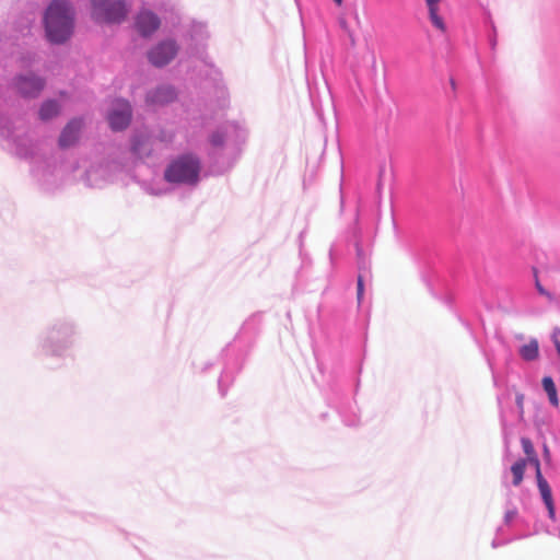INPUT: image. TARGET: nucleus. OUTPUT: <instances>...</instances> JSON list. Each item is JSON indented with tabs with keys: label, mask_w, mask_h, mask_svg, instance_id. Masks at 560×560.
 Segmentation results:
<instances>
[{
	"label": "nucleus",
	"mask_w": 560,
	"mask_h": 560,
	"mask_svg": "<svg viewBox=\"0 0 560 560\" xmlns=\"http://www.w3.org/2000/svg\"><path fill=\"white\" fill-rule=\"evenodd\" d=\"M79 337L80 327L74 317L56 316L37 336L33 355L43 368L59 370L69 359H72Z\"/></svg>",
	"instance_id": "1"
},
{
	"label": "nucleus",
	"mask_w": 560,
	"mask_h": 560,
	"mask_svg": "<svg viewBox=\"0 0 560 560\" xmlns=\"http://www.w3.org/2000/svg\"><path fill=\"white\" fill-rule=\"evenodd\" d=\"M45 38L52 45L69 42L75 30V10L70 0H51L43 13Z\"/></svg>",
	"instance_id": "2"
},
{
	"label": "nucleus",
	"mask_w": 560,
	"mask_h": 560,
	"mask_svg": "<svg viewBox=\"0 0 560 560\" xmlns=\"http://www.w3.org/2000/svg\"><path fill=\"white\" fill-rule=\"evenodd\" d=\"M416 259L430 292L447 306H452L454 302L453 283L446 276L440 273L436 266L438 258L433 250L421 247L416 254Z\"/></svg>",
	"instance_id": "3"
},
{
	"label": "nucleus",
	"mask_w": 560,
	"mask_h": 560,
	"mask_svg": "<svg viewBox=\"0 0 560 560\" xmlns=\"http://www.w3.org/2000/svg\"><path fill=\"white\" fill-rule=\"evenodd\" d=\"M202 163L192 152H185L170 159L164 171L163 179L173 186H197L201 180Z\"/></svg>",
	"instance_id": "4"
},
{
	"label": "nucleus",
	"mask_w": 560,
	"mask_h": 560,
	"mask_svg": "<svg viewBox=\"0 0 560 560\" xmlns=\"http://www.w3.org/2000/svg\"><path fill=\"white\" fill-rule=\"evenodd\" d=\"M248 137L247 128L237 121H228L208 137L211 147L209 155L215 159L219 151L230 148L233 152L240 153Z\"/></svg>",
	"instance_id": "5"
},
{
	"label": "nucleus",
	"mask_w": 560,
	"mask_h": 560,
	"mask_svg": "<svg viewBox=\"0 0 560 560\" xmlns=\"http://www.w3.org/2000/svg\"><path fill=\"white\" fill-rule=\"evenodd\" d=\"M129 13L127 0H90V16L98 25H120Z\"/></svg>",
	"instance_id": "6"
},
{
	"label": "nucleus",
	"mask_w": 560,
	"mask_h": 560,
	"mask_svg": "<svg viewBox=\"0 0 560 560\" xmlns=\"http://www.w3.org/2000/svg\"><path fill=\"white\" fill-rule=\"evenodd\" d=\"M179 45L174 38H164L147 50V60L154 68L161 69L168 66L178 55Z\"/></svg>",
	"instance_id": "7"
},
{
	"label": "nucleus",
	"mask_w": 560,
	"mask_h": 560,
	"mask_svg": "<svg viewBox=\"0 0 560 560\" xmlns=\"http://www.w3.org/2000/svg\"><path fill=\"white\" fill-rule=\"evenodd\" d=\"M46 86L45 78L30 71L19 73L12 80V88L24 98H36L40 95Z\"/></svg>",
	"instance_id": "8"
},
{
	"label": "nucleus",
	"mask_w": 560,
	"mask_h": 560,
	"mask_svg": "<svg viewBox=\"0 0 560 560\" xmlns=\"http://www.w3.org/2000/svg\"><path fill=\"white\" fill-rule=\"evenodd\" d=\"M132 115L130 102L122 97L117 98L107 114V122L110 130L114 132L126 130L132 121Z\"/></svg>",
	"instance_id": "9"
},
{
	"label": "nucleus",
	"mask_w": 560,
	"mask_h": 560,
	"mask_svg": "<svg viewBox=\"0 0 560 560\" xmlns=\"http://www.w3.org/2000/svg\"><path fill=\"white\" fill-rule=\"evenodd\" d=\"M160 16L152 10L141 8L133 18V27L142 38L152 37L161 27Z\"/></svg>",
	"instance_id": "10"
},
{
	"label": "nucleus",
	"mask_w": 560,
	"mask_h": 560,
	"mask_svg": "<svg viewBox=\"0 0 560 560\" xmlns=\"http://www.w3.org/2000/svg\"><path fill=\"white\" fill-rule=\"evenodd\" d=\"M177 89L168 83L159 84L147 91L144 102L148 106L162 107L177 100Z\"/></svg>",
	"instance_id": "11"
},
{
	"label": "nucleus",
	"mask_w": 560,
	"mask_h": 560,
	"mask_svg": "<svg viewBox=\"0 0 560 560\" xmlns=\"http://www.w3.org/2000/svg\"><path fill=\"white\" fill-rule=\"evenodd\" d=\"M31 172L44 190L51 191L56 187L57 177L49 162H37L36 160L33 159Z\"/></svg>",
	"instance_id": "12"
},
{
	"label": "nucleus",
	"mask_w": 560,
	"mask_h": 560,
	"mask_svg": "<svg viewBox=\"0 0 560 560\" xmlns=\"http://www.w3.org/2000/svg\"><path fill=\"white\" fill-rule=\"evenodd\" d=\"M82 128L83 121L81 118L70 119L59 135L58 145L61 149H68L74 145L80 139Z\"/></svg>",
	"instance_id": "13"
},
{
	"label": "nucleus",
	"mask_w": 560,
	"mask_h": 560,
	"mask_svg": "<svg viewBox=\"0 0 560 560\" xmlns=\"http://www.w3.org/2000/svg\"><path fill=\"white\" fill-rule=\"evenodd\" d=\"M536 482H537V488H538L541 501L547 509L548 517L552 522H555L556 521V505H555V501H553L551 487L549 486L546 478L542 476L541 469L539 467L536 471Z\"/></svg>",
	"instance_id": "14"
},
{
	"label": "nucleus",
	"mask_w": 560,
	"mask_h": 560,
	"mask_svg": "<svg viewBox=\"0 0 560 560\" xmlns=\"http://www.w3.org/2000/svg\"><path fill=\"white\" fill-rule=\"evenodd\" d=\"M130 152L133 156L142 159L151 153L150 138L144 132H133L129 140Z\"/></svg>",
	"instance_id": "15"
},
{
	"label": "nucleus",
	"mask_w": 560,
	"mask_h": 560,
	"mask_svg": "<svg viewBox=\"0 0 560 560\" xmlns=\"http://www.w3.org/2000/svg\"><path fill=\"white\" fill-rule=\"evenodd\" d=\"M424 3L428 10V18L432 26L442 33L446 32V23L440 14L442 0H424Z\"/></svg>",
	"instance_id": "16"
},
{
	"label": "nucleus",
	"mask_w": 560,
	"mask_h": 560,
	"mask_svg": "<svg viewBox=\"0 0 560 560\" xmlns=\"http://www.w3.org/2000/svg\"><path fill=\"white\" fill-rule=\"evenodd\" d=\"M60 112V103L55 98H48L40 104L38 109V117L43 121H48L57 117Z\"/></svg>",
	"instance_id": "17"
},
{
	"label": "nucleus",
	"mask_w": 560,
	"mask_h": 560,
	"mask_svg": "<svg viewBox=\"0 0 560 560\" xmlns=\"http://www.w3.org/2000/svg\"><path fill=\"white\" fill-rule=\"evenodd\" d=\"M539 342L536 338H530L529 341L518 348V355L526 362H533L539 358Z\"/></svg>",
	"instance_id": "18"
},
{
	"label": "nucleus",
	"mask_w": 560,
	"mask_h": 560,
	"mask_svg": "<svg viewBox=\"0 0 560 560\" xmlns=\"http://www.w3.org/2000/svg\"><path fill=\"white\" fill-rule=\"evenodd\" d=\"M483 24L487 33V40L492 51L495 50L498 44V34L497 27L492 20L491 13L489 10H486L483 13Z\"/></svg>",
	"instance_id": "19"
},
{
	"label": "nucleus",
	"mask_w": 560,
	"mask_h": 560,
	"mask_svg": "<svg viewBox=\"0 0 560 560\" xmlns=\"http://www.w3.org/2000/svg\"><path fill=\"white\" fill-rule=\"evenodd\" d=\"M522 521L518 510L512 501H506L504 505L503 524L501 526L512 528L515 523Z\"/></svg>",
	"instance_id": "20"
},
{
	"label": "nucleus",
	"mask_w": 560,
	"mask_h": 560,
	"mask_svg": "<svg viewBox=\"0 0 560 560\" xmlns=\"http://www.w3.org/2000/svg\"><path fill=\"white\" fill-rule=\"evenodd\" d=\"M541 386L548 397L550 405L553 407H558L559 397L553 378L551 376H544L541 380Z\"/></svg>",
	"instance_id": "21"
},
{
	"label": "nucleus",
	"mask_w": 560,
	"mask_h": 560,
	"mask_svg": "<svg viewBox=\"0 0 560 560\" xmlns=\"http://www.w3.org/2000/svg\"><path fill=\"white\" fill-rule=\"evenodd\" d=\"M527 460L525 458L517 459L512 466H511V472L513 476L512 485L514 487H518L523 479L525 474Z\"/></svg>",
	"instance_id": "22"
},
{
	"label": "nucleus",
	"mask_w": 560,
	"mask_h": 560,
	"mask_svg": "<svg viewBox=\"0 0 560 560\" xmlns=\"http://www.w3.org/2000/svg\"><path fill=\"white\" fill-rule=\"evenodd\" d=\"M525 537H527V535H516L514 537H506L504 535L503 526H499L497 528L495 537L493 538V540L491 542V546H492V548L497 549L499 547H502V546H505V545L510 544L513 540L522 539V538H525Z\"/></svg>",
	"instance_id": "23"
},
{
	"label": "nucleus",
	"mask_w": 560,
	"mask_h": 560,
	"mask_svg": "<svg viewBox=\"0 0 560 560\" xmlns=\"http://www.w3.org/2000/svg\"><path fill=\"white\" fill-rule=\"evenodd\" d=\"M521 444H522V448H523L524 453L527 455L526 460L534 464L536 467V470L538 469V467L540 468V463H539L537 455L535 454V448H534L532 441L528 438H522Z\"/></svg>",
	"instance_id": "24"
},
{
	"label": "nucleus",
	"mask_w": 560,
	"mask_h": 560,
	"mask_svg": "<svg viewBox=\"0 0 560 560\" xmlns=\"http://www.w3.org/2000/svg\"><path fill=\"white\" fill-rule=\"evenodd\" d=\"M355 253H357V260H358V270H359V273H363L364 277L368 276L369 273V264H368V260L365 258V254H364V250L360 244V242L357 240L355 241Z\"/></svg>",
	"instance_id": "25"
},
{
	"label": "nucleus",
	"mask_w": 560,
	"mask_h": 560,
	"mask_svg": "<svg viewBox=\"0 0 560 560\" xmlns=\"http://www.w3.org/2000/svg\"><path fill=\"white\" fill-rule=\"evenodd\" d=\"M231 369L229 364H224L223 371L218 380V387L221 396H225L228 387L225 386V380L230 376Z\"/></svg>",
	"instance_id": "26"
},
{
	"label": "nucleus",
	"mask_w": 560,
	"mask_h": 560,
	"mask_svg": "<svg viewBox=\"0 0 560 560\" xmlns=\"http://www.w3.org/2000/svg\"><path fill=\"white\" fill-rule=\"evenodd\" d=\"M364 275L363 273H358V279H357V300H358V303L361 304L362 300H363V296H364Z\"/></svg>",
	"instance_id": "27"
},
{
	"label": "nucleus",
	"mask_w": 560,
	"mask_h": 560,
	"mask_svg": "<svg viewBox=\"0 0 560 560\" xmlns=\"http://www.w3.org/2000/svg\"><path fill=\"white\" fill-rule=\"evenodd\" d=\"M214 363L212 361L201 362L200 364L194 363V369L197 373L206 374L209 370L213 368Z\"/></svg>",
	"instance_id": "28"
},
{
	"label": "nucleus",
	"mask_w": 560,
	"mask_h": 560,
	"mask_svg": "<svg viewBox=\"0 0 560 560\" xmlns=\"http://www.w3.org/2000/svg\"><path fill=\"white\" fill-rule=\"evenodd\" d=\"M536 289L539 294L545 295L549 301L553 300V295L547 291L538 280H536Z\"/></svg>",
	"instance_id": "29"
},
{
	"label": "nucleus",
	"mask_w": 560,
	"mask_h": 560,
	"mask_svg": "<svg viewBox=\"0 0 560 560\" xmlns=\"http://www.w3.org/2000/svg\"><path fill=\"white\" fill-rule=\"evenodd\" d=\"M523 399H524V396L522 394H517L516 395V405L518 407H522L523 406Z\"/></svg>",
	"instance_id": "30"
},
{
	"label": "nucleus",
	"mask_w": 560,
	"mask_h": 560,
	"mask_svg": "<svg viewBox=\"0 0 560 560\" xmlns=\"http://www.w3.org/2000/svg\"><path fill=\"white\" fill-rule=\"evenodd\" d=\"M555 348L557 350V353L560 358V341L558 339H555Z\"/></svg>",
	"instance_id": "31"
},
{
	"label": "nucleus",
	"mask_w": 560,
	"mask_h": 560,
	"mask_svg": "<svg viewBox=\"0 0 560 560\" xmlns=\"http://www.w3.org/2000/svg\"><path fill=\"white\" fill-rule=\"evenodd\" d=\"M544 456L546 458L550 457V451H549V448H548V446L546 444L544 445Z\"/></svg>",
	"instance_id": "32"
},
{
	"label": "nucleus",
	"mask_w": 560,
	"mask_h": 560,
	"mask_svg": "<svg viewBox=\"0 0 560 560\" xmlns=\"http://www.w3.org/2000/svg\"><path fill=\"white\" fill-rule=\"evenodd\" d=\"M450 83H451L452 90L455 91L456 90V82H455V80L453 78H451Z\"/></svg>",
	"instance_id": "33"
},
{
	"label": "nucleus",
	"mask_w": 560,
	"mask_h": 560,
	"mask_svg": "<svg viewBox=\"0 0 560 560\" xmlns=\"http://www.w3.org/2000/svg\"><path fill=\"white\" fill-rule=\"evenodd\" d=\"M165 191L163 190H151V194L152 195H155V196H160V195H163Z\"/></svg>",
	"instance_id": "34"
},
{
	"label": "nucleus",
	"mask_w": 560,
	"mask_h": 560,
	"mask_svg": "<svg viewBox=\"0 0 560 560\" xmlns=\"http://www.w3.org/2000/svg\"><path fill=\"white\" fill-rule=\"evenodd\" d=\"M340 26H341L345 31H348L347 22H346L345 20L340 21Z\"/></svg>",
	"instance_id": "35"
},
{
	"label": "nucleus",
	"mask_w": 560,
	"mask_h": 560,
	"mask_svg": "<svg viewBox=\"0 0 560 560\" xmlns=\"http://www.w3.org/2000/svg\"><path fill=\"white\" fill-rule=\"evenodd\" d=\"M332 1H334V3H335L336 5H338V7H341V5H342V3H343V0H332Z\"/></svg>",
	"instance_id": "36"
},
{
	"label": "nucleus",
	"mask_w": 560,
	"mask_h": 560,
	"mask_svg": "<svg viewBox=\"0 0 560 560\" xmlns=\"http://www.w3.org/2000/svg\"><path fill=\"white\" fill-rule=\"evenodd\" d=\"M346 423H347L348 425H353V424L355 423V419H352V420H350V421H346Z\"/></svg>",
	"instance_id": "37"
},
{
	"label": "nucleus",
	"mask_w": 560,
	"mask_h": 560,
	"mask_svg": "<svg viewBox=\"0 0 560 560\" xmlns=\"http://www.w3.org/2000/svg\"><path fill=\"white\" fill-rule=\"evenodd\" d=\"M230 351H231V348H230V347H228L226 349H224V350H223V352H222V353H223V354H229V353H230Z\"/></svg>",
	"instance_id": "38"
},
{
	"label": "nucleus",
	"mask_w": 560,
	"mask_h": 560,
	"mask_svg": "<svg viewBox=\"0 0 560 560\" xmlns=\"http://www.w3.org/2000/svg\"><path fill=\"white\" fill-rule=\"evenodd\" d=\"M349 38L351 40V44L353 45L354 44V38H353V35L351 33H349Z\"/></svg>",
	"instance_id": "39"
},
{
	"label": "nucleus",
	"mask_w": 560,
	"mask_h": 560,
	"mask_svg": "<svg viewBox=\"0 0 560 560\" xmlns=\"http://www.w3.org/2000/svg\"><path fill=\"white\" fill-rule=\"evenodd\" d=\"M340 190L342 191V188H340ZM340 203H341V206L343 205V196L342 195H341Z\"/></svg>",
	"instance_id": "40"
}]
</instances>
